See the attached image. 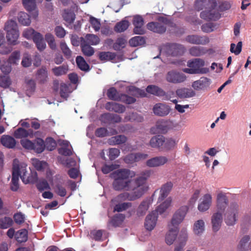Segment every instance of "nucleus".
<instances>
[{"instance_id":"1","label":"nucleus","mask_w":251,"mask_h":251,"mask_svg":"<svg viewBox=\"0 0 251 251\" xmlns=\"http://www.w3.org/2000/svg\"><path fill=\"white\" fill-rule=\"evenodd\" d=\"M150 172L146 171L141 173V175L133 179V187L129 191L131 193L124 192L118 195L116 199L118 201H134L141 197L149 190L147 180L150 176Z\"/></svg>"},{"instance_id":"2","label":"nucleus","mask_w":251,"mask_h":251,"mask_svg":"<svg viewBox=\"0 0 251 251\" xmlns=\"http://www.w3.org/2000/svg\"><path fill=\"white\" fill-rule=\"evenodd\" d=\"M136 176L134 171L127 169H120L111 174V177L113 179L112 186L116 191H128L133 187L132 178Z\"/></svg>"},{"instance_id":"3","label":"nucleus","mask_w":251,"mask_h":251,"mask_svg":"<svg viewBox=\"0 0 251 251\" xmlns=\"http://www.w3.org/2000/svg\"><path fill=\"white\" fill-rule=\"evenodd\" d=\"M217 203L219 211L213 214L211 219L212 228L214 232H217L220 228L223 221L222 212L225 210L228 203V199L225 194L220 193L218 194Z\"/></svg>"},{"instance_id":"4","label":"nucleus","mask_w":251,"mask_h":251,"mask_svg":"<svg viewBox=\"0 0 251 251\" xmlns=\"http://www.w3.org/2000/svg\"><path fill=\"white\" fill-rule=\"evenodd\" d=\"M6 31V39L8 42L7 46L2 47L0 50V52L2 54L10 53L12 50V45H16V22L14 20L8 21L4 27Z\"/></svg>"},{"instance_id":"5","label":"nucleus","mask_w":251,"mask_h":251,"mask_svg":"<svg viewBox=\"0 0 251 251\" xmlns=\"http://www.w3.org/2000/svg\"><path fill=\"white\" fill-rule=\"evenodd\" d=\"M26 165L23 164L20 167V165L17 163V181L20 176L23 182L25 184L35 183L37 182L38 176L36 172H30L29 174L27 173L25 169ZM18 189V183L17 182V189Z\"/></svg>"},{"instance_id":"6","label":"nucleus","mask_w":251,"mask_h":251,"mask_svg":"<svg viewBox=\"0 0 251 251\" xmlns=\"http://www.w3.org/2000/svg\"><path fill=\"white\" fill-rule=\"evenodd\" d=\"M204 65V61L201 58H195L187 62V66L189 68H185L183 72L190 74H203L205 73L203 69H201Z\"/></svg>"},{"instance_id":"7","label":"nucleus","mask_w":251,"mask_h":251,"mask_svg":"<svg viewBox=\"0 0 251 251\" xmlns=\"http://www.w3.org/2000/svg\"><path fill=\"white\" fill-rule=\"evenodd\" d=\"M239 206L235 203H231L225 214V222L228 226L234 225L237 221Z\"/></svg>"},{"instance_id":"8","label":"nucleus","mask_w":251,"mask_h":251,"mask_svg":"<svg viewBox=\"0 0 251 251\" xmlns=\"http://www.w3.org/2000/svg\"><path fill=\"white\" fill-rule=\"evenodd\" d=\"M166 79L168 82L178 84L184 82L186 79V76L181 72L172 70L168 72Z\"/></svg>"},{"instance_id":"9","label":"nucleus","mask_w":251,"mask_h":251,"mask_svg":"<svg viewBox=\"0 0 251 251\" xmlns=\"http://www.w3.org/2000/svg\"><path fill=\"white\" fill-rule=\"evenodd\" d=\"M188 210V207L187 206H182L178 209L173 215L171 221V226L174 227H177L183 220Z\"/></svg>"},{"instance_id":"10","label":"nucleus","mask_w":251,"mask_h":251,"mask_svg":"<svg viewBox=\"0 0 251 251\" xmlns=\"http://www.w3.org/2000/svg\"><path fill=\"white\" fill-rule=\"evenodd\" d=\"M146 91L153 95L163 97L165 100H170L171 98L169 93H166L163 89L154 85H150L146 88Z\"/></svg>"},{"instance_id":"11","label":"nucleus","mask_w":251,"mask_h":251,"mask_svg":"<svg viewBox=\"0 0 251 251\" xmlns=\"http://www.w3.org/2000/svg\"><path fill=\"white\" fill-rule=\"evenodd\" d=\"M171 107L169 105L164 103H156L153 107V113L159 117H165L171 111Z\"/></svg>"},{"instance_id":"12","label":"nucleus","mask_w":251,"mask_h":251,"mask_svg":"<svg viewBox=\"0 0 251 251\" xmlns=\"http://www.w3.org/2000/svg\"><path fill=\"white\" fill-rule=\"evenodd\" d=\"M134 26L133 32L136 34L142 35L145 33V30L143 27L144 19L141 16H134L132 22Z\"/></svg>"},{"instance_id":"13","label":"nucleus","mask_w":251,"mask_h":251,"mask_svg":"<svg viewBox=\"0 0 251 251\" xmlns=\"http://www.w3.org/2000/svg\"><path fill=\"white\" fill-rule=\"evenodd\" d=\"M184 50V47L176 43L169 44L167 45L168 54L173 56L181 55Z\"/></svg>"},{"instance_id":"14","label":"nucleus","mask_w":251,"mask_h":251,"mask_svg":"<svg viewBox=\"0 0 251 251\" xmlns=\"http://www.w3.org/2000/svg\"><path fill=\"white\" fill-rule=\"evenodd\" d=\"M186 41L191 44L196 45H206L209 43V38L205 36L190 35L186 37Z\"/></svg>"},{"instance_id":"15","label":"nucleus","mask_w":251,"mask_h":251,"mask_svg":"<svg viewBox=\"0 0 251 251\" xmlns=\"http://www.w3.org/2000/svg\"><path fill=\"white\" fill-rule=\"evenodd\" d=\"M158 214L155 211H152L146 218L145 227L149 231L152 230L156 226Z\"/></svg>"},{"instance_id":"16","label":"nucleus","mask_w":251,"mask_h":251,"mask_svg":"<svg viewBox=\"0 0 251 251\" xmlns=\"http://www.w3.org/2000/svg\"><path fill=\"white\" fill-rule=\"evenodd\" d=\"M211 83L210 79L205 77H201L200 79L195 81L192 85V87L196 90L206 89Z\"/></svg>"},{"instance_id":"17","label":"nucleus","mask_w":251,"mask_h":251,"mask_svg":"<svg viewBox=\"0 0 251 251\" xmlns=\"http://www.w3.org/2000/svg\"><path fill=\"white\" fill-rule=\"evenodd\" d=\"M125 215L123 214L118 213L115 214L108 223V228L110 229L111 227H117L120 226L125 220Z\"/></svg>"},{"instance_id":"18","label":"nucleus","mask_w":251,"mask_h":251,"mask_svg":"<svg viewBox=\"0 0 251 251\" xmlns=\"http://www.w3.org/2000/svg\"><path fill=\"white\" fill-rule=\"evenodd\" d=\"M168 161V158L165 156H156L147 160L146 165L149 167H156L164 165Z\"/></svg>"},{"instance_id":"19","label":"nucleus","mask_w":251,"mask_h":251,"mask_svg":"<svg viewBox=\"0 0 251 251\" xmlns=\"http://www.w3.org/2000/svg\"><path fill=\"white\" fill-rule=\"evenodd\" d=\"M36 79L39 84H45L48 80V70L46 66H43L37 70L35 74Z\"/></svg>"},{"instance_id":"20","label":"nucleus","mask_w":251,"mask_h":251,"mask_svg":"<svg viewBox=\"0 0 251 251\" xmlns=\"http://www.w3.org/2000/svg\"><path fill=\"white\" fill-rule=\"evenodd\" d=\"M201 201L199 204L198 208L199 211L204 212L208 210L212 203V196L209 194H205L201 199Z\"/></svg>"},{"instance_id":"21","label":"nucleus","mask_w":251,"mask_h":251,"mask_svg":"<svg viewBox=\"0 0 251 251\" xmlns=\"http://www.w3.org/2000/svg\"><path fill=\"white\" fill-rule=\"evenodd\" d=\"M105 108L109 111H113L118 113H123L126 110L124 105L113 101H109L106 103Z\"/></svg>"},{"instance_id":"22","label":"nucleus","mask_w":251,"mask_h":251,"mask_svg":"<svg viewBox=\"0 0 251 251\" xmlns=\"http://www.w3.org/2000/svg\"><path fill=\"white\" fill-rule=\"evenodd\" d=\"M148 29L157 33L162 34L166 30V27L164 24L159 22H150L147 25Z\"/></svg>"},{"instance_id":"23","label":"nucleus","mask_w":251,"mask_h":251,"mask_svg":"<svg viewBox=\"0 0 251 251\" xmlns=\"http://www.w3.org/2000/svg\"><path fill=\"white\" fill-rule=\"evenodd\" d=\"M173 186V184L171 181L166 182L161 186L160 190V195L158 199V201L160 202L162 201L168 196Z\"/></svg>"},{"instance_id":"24","label":"nucleus","mask_w":251,"mask_h":251,"mask_svg":"<svg viewBox=\"0 0 251 251\" xmlns=\"http://www.w3.org/2000/svg\"><path fill=\"white\" fill-rule=\"evenodd\" d=\"M177 96L181 99L191 98L196 95L195 92L191 89L181 88L177 89L176 91Z\"/></svg>"},{"instance_id":"25","label":"nucleus","mask_w":251,"mask_h":251,"mask_svg":"<svg viewBox=\"0 0 251 251\" xmlns=\"http://www.w3.org/2000/svg\"><path fill=\"white\" fill-rule=\"evenodd\" d=\"M25 228L17 231V242L19 243H25L28 239V230L29 224L25 223Z\"/></svg>"},{"instance_id":"26","label":"nucleus","mask_w":251,"mask_h":251,"mask_svg":"<svg viewBox=\"0 0 251 251\" xmlns=\"http://www.w3.org/2000/svg\"><path fill=\"white\" fill-rule=\"evenodd\" d=\"M178 232V227H169V230L167 233L165 237L166 243L169 245L173 244L176 238Z\"/></svg>"},{"instance_id":"27","label":"nucleus","mask_w":251,"mask_h":251,"mask_svg":"<svg viewBox=\"0 0 251 251\" xmlns=\"http://www.w3.org/2000/svg\"><path fill=\"white\" fill-rule=\"evenodd\" d=\"M200 17L201 18L207 21H217L221 17V14L215 11H204L201 13Z\"/></svg>"},{"instance_id":"28","label":"nucleus","mask_w":251,"mask_h":251,"mask_svg":"<svg viewBox=\"0 0 251 251\" xmlns=\"http://www.w3.org/2000/svg\"><path fill=\"white\" fill-rule=\"evenodd\" d=\"M150 204L151 201L149 199L147 198L144 200L138 206L137 215L139 217L145 215L149 208Z\"/></svg>"},{"instance_id":"29","label":"nucleus","mask_w":251,"mask_h":251,"mask_svg":"<svg viewBox=\"0 0 251 251\" xmlns=\"http://www.w3.org/2000/svg\"><path fill=\"white\" fill-rule=\"evenodd\" d=\"M33 42L39 51H42L46 49V44L44 40L43 36L41 33H37L34 35Z\"/></svg>"},{"instance_id":"30","label":"nucleus","mask_w":251,"mask_h":251,"mask_svg":"<svg viewBox=\"0 0 251 251\" xmlns=\"http://www.w3.org/2000/svg\"><path fill=\"white\" fill-rule=\"evenodd\" d=\"M0 142L3 146L9 149L14 148L16 145L14 138L9 135H2L0 138Z\"/></svg>"},{"instance_id":"31","label":"nucleus","mask_w":251,"mask_h":251,"mask_svg":"<svg viewBox=\"0 0 251 251\" xmlns=\"http://www.w3.org/2000/svg\"><path fill=\"white\" fill-rule=\"evenodd\" d=\"M165 142V137L163 135H158L151 138L150 144L152 148H159L164 145Z\"/></svg>"},{"instance_id":"32","label":"nucleus","mask_w":251,"mask_h":251,"mask_svg":"<svg viewBox=\"0 0 251 251\" xmlns=\"http://www.w3.org/2000/svg\"><path fill=\"white\" fill-rule=\"evenodd\" d=\"M33 149L35 152L40 153L45 149V142L41 138H38L33 141Z\"/></svg>"},{"instance_id":"33","label":"nucleus","mask_w":251,"mask_h":251,"mask_svg":"<svg viewBox=\"0 0 251 251\" xmlns=\"http://www.w3.org/2000/svg\"><path fill=\"white\" fill-rule=\"evenodd\" d=\"M121 94L113 87L109 88L106 93L107 96L109 100L118 101H120Z\"/></svg>"},{"instance_id":"34","label":"nucleus","mask_w":251,"mask_h":251,"mask_svg":"<svg viewBox=\"0 0 251 251\" xmlns=\"http://www.w3.org/2000/svg\"><path fill=\"white\" fill-rule=\"evenodd\" d=\"M190 54L193 56H200L207 52L206 49L202 47L195 46L189 50Z\"/></svg>"},{"instance_id":"35","label":"nucleus","mask_w":251,"mask_h":251,"mask_svg":"<svg viewBox=\"0 0 251 251\" xmlns=\"http://www.w3.org/2000/svg\"><path fill=\"white\" fill-rule=\"evenodd\" d=\"M251 240V236L249 235L244 236L240 240L237 246L239 251H248L247 246L249 241Z\"/></svg>"},{"instance_id":"36","label":"nucleus","mask_w":251,"mask_h":251,"mask_svg":"<svg viewBox=\"0 0 251 251\" xmlns=\"http://www.w3.org/2000/svg\"><path fill=\"white\" fill-rule=\"evenodd\" d=\"M127 141V137L124 135H119L112 137L109 139V143L110 145H120L126 143Z\"/></svg>"},{"instance_id":"37","label":"nucleus","mask_w":251,"mask_h":251,"mask_svg":"<svg viewBox=\"0 0 251 251\" xmlns=\"http://www.w3.org/2000/svg\"><path fill=\"white\" fill-rule=\"evenodd\" d=\"M129 25V23L127 20H122L117 23L114 26V31L121 33L126 30Z\"/></svg>"},{"instance_id":"38","label":"nucleus","mask_w":251,"mask_h":251,"mask_svg":"<svg viewBox=\"0 0 251 251\" xmlns=\"http://www.w3.org/2000/svg\"><path fill=\"white\" fill-rule=\"evenodd\" d=\"M80 47L84 55L90 57L94 54L95 52L94 48L87 44L85 41L81 43Z\"/></svg>"},{"instance_id":"39","label":"nucleus","mask_w":251,"mask_h":251,"mask_svg":"<svg viewBox=\"0 0 251 251\" xmlns=\"http://www.w3.org/2000/svg\"><path fill=\"white\" fill-rule=\"evenodd\" d=\"M146 43V40L142 36H135L131 38L129 41V44L130 46L135 47L139 46H142Z\"/></svg>"},{"instance_id":"40","label":"nucleus","mask_w":251,"mask_h":251,"mask_svg":"<svg viewBox=\"0 0 251 251\" xmlns=\"http://www.w3.org/2000/svg\"><path fill=\"white\" fill-rule=\"evenodd\" d=\"M116 54L110 51L100 52L99 54V59L101 61H112L115 59Z\"/></svg>"},{"instance_id":"41","label":"nucleus","mask_w":251,"mask_h":251,"mask_svg":"<svg viewBox=\"0 0 251 251\" xmlns=\"http://www.w3.org/2000/svg\"><path fill=\"white\" fill-rule=\"evenodd\" d=\"M54 192L58 196L64 197L66 195L67 191L66 188L64 186V184L61 181L57 182L54 185Z\"/></svg>"},{"instance_id":"42","label":"nucleus","mask_w":251,"mask_h":251,"mask_svg":"<svg viewBox=\"0 0 251 251\" xmlns=\"http://www.w3.org/2000/svg\"><path fill=\"white\" fill-rule=\"evenodd\" d=\"M18 19L19 22L24 25H28L31 23L29 15L24 12L19 13Z\"/></svg>"},{"instance_id":"43","label":"nucleus","mask_w":251,"mask_h":251,"mask_svg":"<svg viewBox=\"0 0 251 251\" xmlns=\"http://www.w3.org/2000/svg\"><path fill=\"white\" fill-rule=\"evenodd\" d=\"M187 239V234L185 231H182L179 236L178 240L179 241V245L176 246L174 251H183V247L185 244V242Z\"/></svg>"},{"instance_id":"44","label":"nucleus","mask_w":251,"mask_h":251,"mask_svg":"<svg viewBox=\"0 0 251 251\" xmlns=\"http://www.w3.org/2000/svg\"><path fill=\"white\" fill-rule=\"evenodd\" d=\"M172 199L170 197L167 198L163 202L160 204L155 211L156 213L161 214L170 206Z\"/></svg>"},{"instance_id":"45","label":"nucleus","mask_w":251,"mask_h":251,"mask_svg":"<svg viewBox=\"0 0 251 251\" xmlns=\"http://www.w3.org/2000/svg\"><path fill=\"white\" fill-rule=\"evenodd\" d=\"M172 199L170 197L167 198L163 202L160 204L155 211L156 213L161 214L170 206Z\"/></svg>"},{"instance_id":"46","label":"nucleus","mask_w":251,"mask_h":251,"mask_svg":"<svg viewBox=\"0 0 251 251\" xmlns=\"http://www.w3.org/2000/svg\"><path fill=\"white\" fill-rule=\"evenodd\" d=\"M76 63L78 67L81 70L83 71H88L89 70V66L83 57L81 56H77L76 58Z\"/></svg>"},{"instance_id":"47","label":"nucleus","mask_w":251,"mask_h":251,"mask_svg":"<svg viewBox=\"0 0 251 251\" xmlns=\"http://www.w3.org/2000/svg\"><path fill=\"white\" fill-rule=\"evenodd\" d=\"M63 19L68 23L72 24L75 18V15L73 11L70 9L64 10L63 14Z\"/></svg>"},{"instance_id":"48","label":"nucleus","mask_w":251,"mask_h":251,"mask_svg":"<svg viewBox=\"0 0 251 251\" xmlns=\"http://www.w3.org/2000/svg\"><path fill=\"white\" fill-rule=\"evenodd\" d=\"M126 40L124 37L118 38L116 42L113 45V49L117 51H119L125 48Z\"/></svg>"},{"instance_id":"49","label":"nucleus","mask_w":251,"mask_h":251,"mask_svg":"<svg viewBox=\"0 0 251 251\" xmlns=\"http://www.w3.org/2000/svg\"><path fill=\"white\" fill-rule=\"evenodd\" d=\"M194 232L195 234H201L204 230V222L202 220H198L194 225Z\"/></svg>"},{"instance_id":"50","label":"nucleus","mask_w":251,"mask_h":251,"mask_svg":"<svg viewBox=\"0 0 251 251\" xmlns=\"http://www.w3.org/2000/svg\"><path fill=\"white\" fill-rule=\"evenodd\" d=\"M132 203L125 202L116 204L113 208V212H120L125 211L132 206Z\"/></svg>"},{"instance_id":"51","label":"nucleus","mask_w":251,"mask_h":251,"mask_svg":"<svg viewBox=\"0 0 251 251\" xmlns=\"http://www.w3.org/2000/svg\"><path fill=\"white\" fill-rule=\"evenodd\" d=\"M68 70V67L64 65L59 67H55L52 69L53 74L57 76L65 75L67 74Z\"/></svg>"},{"instance_id":"52","label":"nucleus","mask_w":251,"mask_h":251,"mask_svg":"<svg viewBox=\"0 0 251 251\" xmlns=\"http://www.w3.org/2000/svg\"><path fill=\"white\" fill-rule=\"evenodd\" d=\"M45 40L48 43L49 47L52 50H56L57 46L53 35L50 33L46 34L45 35Z\"/></svg>"},{"instance_id":"53","label":"nucleus","mask_w":251,"mask_h":251,"mask_svg":"<svg viewBox=\"0 0 251 251\" xmlns=\"http://www.w3.org/2000/svg\"><path fill=\"white\" fill-rule=\"evenodd\" d=\"M85 41L88 45H97L100 42V38L96 35L88 34L86 36Z\"/></svg>"},{"instance_id":"54","label":"nucleus","mask_w":251,"mask_h":251,"mask_svg":"<svg viewBox=\"0 0 251 251\" xmlns=\"http://www.w3.org/2000/svg\"><path fill=\"white\" fill-rule=\"evenodd\" d=\"M69 87L68 85L64 83H61L59 93L60 97L67 100L69 97Z\"/></svg>"},{"instance_id":"55","label":"nucleus","mask_w":251,"mask_h":251,"mask_svg":"<svg viewBox=\"0 0 251 251\" xmlns=\"http://www.w3.org/2000/svg\"><path fill=\"white\" fill-rule=\"evenodd\" d=\"M60 49L67 58H70L72 54V52L69 48L66 43L64 41H61L60 44Z\"/></svg>"},{"instance_id":"56","label":"nucleus","mask_w":251,"mask_h":251,"mask_svg":"<svg viewBox=\"0 0 251 251\" xmlns=\"http://www.w3.org/2000/svg\"><path fill=\"white\" fill-rule=\"evenodd\" d=\"M45 145V148L50 151L54 150L56 147V141L51 137H48L46 139Z\"/></svg>"},{"instance_id":"57","label":"nucleus","mask_w":251,"mask_h":251,"mask_svg":"<svg viewBox=\"0 0 251 251\" xmlns=\"http://www.w3.org/2000/svg\"><path fill=\"white\" fill-rule=\"evenodd\" d=\"M13 223L12 219L9 217H5L0 219V228H7L10 227Z\"/></svg>"},{"instance_id":"58","label":"nucleus","mask_w":251,"mask_h":251,"mask_svg":"<svg viewBox=\"0 0 251 251\" xmlns=\"http://www.w3.org/2000/svg\"><path fill=\"white\" fill-rule=\"evenodd\" d=\"M242 42H239L236 46L235 44L231 43L230 44V51L234 53L235 55H238L242 51Z\"/></svg>"},{"instance_id":"59","label":"nucleus","mask_w":251,"mask_h":251,"mask_svg":"<svg viewBox=\"0 0 251 251\" xmlns=\"http://www.w3.org/2000/svg\"><path fill=\"white\" fill-rule=\"evenodd\" d=\"M136 100L132 97L129 96L126 94H122L121 95L120 101L126 104H132L136 101Z\"/></svg>"},{"instance_id":"60","label":"nucleus","mask_w":251,"mask_h":251,"mask_svg":"<svg viewBox=\"0 0 251 251\" xmlns=\"http://www.w3.org/2000/svg\"><path fill=\"white\" fill-rule=\"evenodd\" d=\"M20 143L22 147L25 149L28 150H32L33 149V141L32 142L28 139L24 138L21 140Z\"/></svg>"},{"instance_id":"61","label":"nucleus","mask_w":251,"mask_h":251,"mask_svg":"<svg viewBox=\"0 0 251 251\" xmlns=\"http://www.w3.org/2000/svg\"><path fill=\"white\" fill-rule=\"evenodd\" d=\"M89 22L92 25V27L96 31H98L100 30V23L99 19L94 17H91L90 18Z\"/></svg>"},{"instance_id":"62","label":"nucleus","mask_w":251,"mask_h":251,"mask_svg":"<svg viewBox=\"0 0 251 251\" xmlns=\"http://www.w3.org/2000/svg\"><path fill=\"white\" fill-rule=\"evenodd\" d=\"M36 187L38 190L40 192L50 188L49 184L45 179L40 180L37 183Z\"/></svg>"},{"instance_id":"63","label":"nucleus","mask_w":251,"mask_h":251,"mask_svg":"<svg viewBox=\"0 0 251 251\" xmlns=\"http://www.w3.org/2000/svg\"><path fill=\"white\" fill-rule=\"evenodd\" d=\"M95 135L98 137L102 138L107 136H109V134L106 128L100 127L96 130Z\"/></svg>"},{"instance_id":"64","label":"nucleus","mask_w":251,"mask_h":251,"mask_svg":"<svg viewBox=\"0 0 251 251\" xmlns=\"http://www.w3.org/2000/svg\"><path fill=\"white\" fill-rule=\"evenodd\" d=\"M120 150L117 148H110L109 150L108 156L111 160H113L117 158L120 155Z\"/></svg>"}]
</instances>
